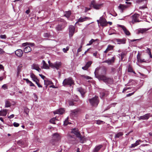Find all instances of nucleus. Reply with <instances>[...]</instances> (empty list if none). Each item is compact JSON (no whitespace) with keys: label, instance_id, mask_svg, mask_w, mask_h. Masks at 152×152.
<instances>
[{"label":"nucleus","instance_id":"f257e3e1","mask_svg":"<svg viewBox=\"0 0 152 152\" xmlns=\"http://www.w3.org/2000/svg\"><path fill=\"white\" fill-rule=\"evenodd\" d=\"M106 70L104 68H97L94 72L95 76L99 80H102L107 84H111L113 83V78L108 77L106 76Z\"/></svg>","mask_w":152,"mask_h":152},{"label":"nucleus","instance_id":"f03ea898","mask_svg":"<svg viewBox=\"0 0 152 152\" xmlns=\"http://www.w3.org/2000/svg\"><path fill=\"white\" fill-rule=\"evenodd\" d=\"M74 83V81L71 77H69L65 79L63 82V84L64 86L68 85L71 86Z\"/></svg>","mask_w":152,"mask_h":152},{"label":"nucleus","instance_id":"7ed1b4c3","mask_svg":"<svg viewBox=\"0 0 152 152\" xmlns=\"http://www.w3.org/2000/svg\"><path fill=\"white\" fill-rule=\"evenodd\" d=\"M89 101L91 104L93 106H96L97 105L99 101L98 100V97L95 96L94 97L89 99Z\"/></svg>","mask_w":152,"mask_h":152},{"label":"nucleus","instance_id":"20e7f679","mask_svg":"<svg viewBox=\"0 0 152 152\" xmlns=\"http://www.w3.org/2000/svg\"><path fill=\"white\" fill-rule=\"evenodd\" d=\"M16 104L15 102L12 101L11 99H7L5 101V107H10L12 105H14Z\"/></svg>","mask_w":152,"mask_h":152},{"label":"nucleus","instance_id":"39448f33","mask_svg":"<svg viewBox=\"0 0 152 152\" xmlns=\"http://www.w3.org/2000/svg\"><path fill=\"white\" fill-rule=\"evenodd\" d=\"M51 67L53 68H56L57 70L61 66V63L59 61H56L53 64H51Z\"/></svg>","mask_w":152,"mask_h":152},{"label":"nucleus","instance_id":"423d86ee","mask_svg":"<svg viewBox=\"0 0 152 152\" xmlns=\"http://www.w3.org/2000/svg\"><path fill=\"white\" fill-rule=\"evenodd\" d=\"M91 6H92L94 9L98 10L102 7V4L96 3L95 1L94 0L91 2Z\"/></svg>","mask_w":152,"mask_h":152},{"label":"nucleus","instance_id":"0eeeda50","mask_svg":"<svg viewBox=\"0 0 152 152\" xmlns=\"http://www.w3.org/2000/svg\"><path fill=\"white\" fill-rule=\"evenodd\" d=\"M75 31L74 26L72 25H70L69 27V37H72Z\"/></svg>","mask_w":152,"mask_h":152},{"label":"nucleus","instance_id":"6e6552de","mask_svg":"<svg viewBox=\"0 0 152 152\" xmlns=\"http://www.w3.org/2000/svg\"><path fill=\"white\" fill-rule=\"evenodd\" d=\"M137 62L140 63H142L143 62H149L151 61L145 60L144 59L141 58L139 53H138L137 55Z\"/></svg>","mask_w":152,"mask_h":152},{"label":"nucleus","instance_id":"1a4fd4ad","mask_svg":"<svg viewBox=\"0 0 152 152\" xmlns=\"http://www.w3.org/2000/svg\"><path fill=\"white\" fill-rule=\"evenodd\" d=\"M115 56L112 57L111 59H108L107 60L105 61L102 62V63H107L108 65H111L113 64L115 61Z\"/></svg>","mask_w":152,"mask_h":152},{"label":"nucleus","instance_id":"9d476101","mask_svg":"<svg viewBox=\"0 0 152 152\" xmlns=\"http://www.w3.org/2000/svg\"><path fill=\"white\" fill-rule=\"evenodd\" d=\"M151 116H152V115H151L150 113H148L145 114L139 117V118L140 119L147 120H148L149 118Z\"/></svg>","mask_w":152,"mask_h":152},{"label":"nucleus","instance_id":"9b49d317","mask_svg":"<svg viewBox=\"0 0 152 152\" xmlns=\"http://www.w3.org/2000/svg\"><path fill=\"white\" fill-rule=\"evenodd\" d=\"M139 17V15L137 14H135L132 16V22L133 23H134L135 22H138L139 20H138V18Z\"/></svg>","mask_w":152,"mask_h":152},{"label":"nucleus","instance_id":"f8f14e48","mask_svg":"<svg viewBox=\"0 0 152 152\" xmlns=\"http://www.w3.org/2000/svg\"><path fill=\"white\" fill-rule=\"evenodd\" d=\"M100 20L101 25L102 26H104L107 25V23L106 19L102 17L100 18Z\"/></svg>","mask_w":152,"mask_h":152},{"label":"nucleus","instance_id":"ddd939ff","mask_svg":"<svg viewBox=\"0 0 152 152\" xmlns=\"http://www.w3.org/2000/svg\"><path fill=\"white\" fill-rule=\"evenodd\" d=\"M79 112L80 110L79 109H75L71 110L70 114L72 116H75L77 115Z\"/></svg>","mask_w":152,"mask_h":152},{"label":"nucleus","instance_id":"4468645a","mask_svg":"<svg viewBox=\"0 0 152 152\" xmlns=\"http://www.w3.org/2000/svg\"><path fill=\"white\" fill-rule=\"evenodd\" d=\"M15 54L19 57H21L23 54V52L21 49H18L15 51Z\"/></svg>","mask_w":152,"mask_h":152},{"label":"nucleus","instance_id":"2eb2a0df","mask_svg":"<svg viewBox=\"0 0 152 152\" xmlns=\"http://www.w3.org/2000/svg\"><path fill=\"white\" fill-rule=\"evenodd\" d=\"M71 132L75 134L77 137H79V135L80 134L78 129L76 128H74L72 129Z\"/></svg>","mask_w":152,"mask_h":152},{"label":"nucleus","instance_id":"dca6fc26","mask_svg":"<svg viewBox=\"0 0 152 152\" xmlns=\"http://www.w3.org/2000/svg\"><path fill=\"white\" fill-rule=\"evenodd\" d=\"M64 109L60 108L58 110L54 112V113L55 114H62L64 112Z\"/></svg>","mask_w":152,"mask_h":152},{"label":"nucleus","instance_id":"f3484780","mask_svg":"<svg viewBox=\"0 0 152 152\" xmlns=\"http://www.w3.org/2000/svg\"><path fill=\"white\" fill-rule=\"evenodd\" d=\"M53 138L55 141H58L61 139V137L58 134L55 133L53 134Z\"/></svg>","mask_w":152,"mask_h":152},{"label":"nucleus","instance_id":"a211bd4d","mask_svg":"<svg viewBox=\"0 0 152 152\" xmlns=\"http://www.w3.org/2000/svg\"><path fill=\"white\" fill-rule=\"evenodd\" d=\"M127 5H124L122 4H120L118 7V8L119 10H121V12H122L123 10L126 8L128 7Z\"/></svg>","mask_w":152,"mask_h":152},{"label":"nucleus","instance_id":"6ab92c4d","mask_svg":"<svg viewBox=\"0 0 152 152\" xmlns=\"http://www.w3.org/2000/svg\"><path fill=\"white\" fill-rule=\"evenodd\" d=\"M119 26L121 27L124 31L125 34L127 35H130V33L128 31L126 28L124 26L121 25H120Z\"/></svg>","mask_w":152,"mask_h":152},{"label":"nucleus","instance_id":"aec40b11","mask_svg":"<svg viewBox=\"0 0 152 152\" xmlns=\"http://www.w3.org/2000/svg\"><path fill=\"white\" fill-rule=\"evenodd\" d=\"M42 66L41 67L42 69H48L49 68L48 64L45 63V61L43 60L42 61Z\"/></svg>","mask_w":152,"mask_h":152},{"label":"nucleus","instance_id":"412c9836","mask_svg":"<svg viewBox=\"0 0 152 152\" xmlns=\"http://www.w3.org/2000/svg\"><path fill=\"white\" fill-rule=\"evenodd\" d=\"M116 41L118 42V44H124L126 43V39H116Z\"/></svg>","mask_w":152,"mask_h":152},{"label":"nucleus","instance_id":"4be33fe9","mask_svg":"<svg viewBox=\"0 0 152 152\" xmlns=\"http://www.w3.org/2000/svg\"><path fill=\"white\" fill-rule=\"evenodd\" d=\"M91 18H90L88 17H81L79 19H78V22H82L86 21L87 20H89Z\"/></svg>","mask_w":152,"mask_h":152},{"label":"nucleus","instance_id":"5701e85b","mask_svg":"<svg viewBox=\"0 0 152 152\" xmlns=\"http://www.w3.org/2000/svg\"><path fill=\"white\" fill-rule=\"evenodd\" d=\"M77 91L80 93L82 97H83V95L85 92V90H84V89H83L81 88H77Z\"/></svg>","mask_w":152,"mask_h":152},{"label":"nucleus","instance_id":"b1692460","mask_svg":"<svg viewBox=\"0 0 152 152\" xmlns=\"http://www.w3.org/2000/svg\"><path fill=\"white\" fill-rule=\"evenodd\" d=\"M30 77L32 79L33 81L35 83L39 81V80L37 79L36 76L33 74L31 73L30 74Z\"/></svg>","mask_w":152,"mask_h":152},{"label":"nucleus","instance_id":"393cba45","mask_svg":"<svg viewBox=\"0 0 152 152\" xmlns=\"http://www.w3.org/2000/svg\"><path fill=\"white\" fill-rule=\"evenodd\" d=\"M45 85L46 86V88H47L48 86L49 85L53 84V83L50 80H44Z\"/></svg>","mask_w":152,"mask_h":152},{"label":"nucleus","instance_id":"a878e982","mask_svg":"<svg viewBox=\"0 0 152 152\" xmlns=\"http://www.w3.org/2000/svg\"><path fill=\"white\" fill-rule=\"evenodd\" d=\"M148 30L146 28H140L137 31V34H143L145 33Z\"/></svg>","mask_w":152,"mask_h":152},{"label":"nucleus","instance_id":"bb28decb","mask_svg":"<svg viewBox=\"0 0 152 152\" xmlns=\"http://www.w3.org/2000/svg\"><path fill=\"white\" fill-rule=\"evenodd\" d=\"M23 80H25L27 83L30 86H35L34 84L28 79L24 78Z\"/></svg>","mask_w":152,"mask_h":152},{"label":"nucleus","instance_id":"cd10ccee","mask_svg":"<svg viewBox=\"0 0 152 152\" xmlns=\"http://www.w3.org/2000/svg\"><path fill=\"white\" fill-rule=\"evenodd\" d=\"M102 146V145H99L96 146L94 149L93 152H98L99 151L101 148Z\"/></svg>","mask_w":152,"mask_h":152},{"label":"nucleus","instance_id":"c85d7f7f","mask_svg":"<svg viewBox=\"0 0 152 152\" xmlns=\"http://www.w3.org/2000/svg\"><path fill=\"white\" fill-rule=\"evenodd\" d=\"M123 134L124 133L123 132H120L115 134L114 137L115 138V139L119 138L122 136Z\"/></svg>","mask_w":152,"mask_h":152},{"label":"nucleus","instance_id":"c756f323","mask_svg":"<svg viewBox=\"0 0 152 152\" xmlns=\"http://www.w3.org/2000/svg\"><path fill=\"white\" fill-rule=\"evenodd\" d=\"M141 141L140 140L136 141L134 143L131 144V147L132 148L135 147L137 146L138 145H139V142H141Z\"/></svg>","mask_w":152,"mask_h":152},{"label":"nucleus","instance_id":"7c9ffc66","mask_svg":"<svg viewBox=\"0 0 152 152\" xmlns=\"http://www.w3.org/2000/svg\"><path fill=\"white\" fill-rule=\"evenodd\" d=\"M7 113V110H4L0 111V115L5 116L6 115Z\"/></svg>","mask_w":152,"mask_h":152},{"label":"nucleus","instance_id":"2f4dec72","mask_svg":"<svg viewBox=\"0 0 152 152\" xmlns=\"http://www.w3.org/2000/svg\"><path fill=\"white\" fill-rule=\"evenodd\" d=\"M31 50V48L29 46H26L24 49V51L25 53H28Z\"/></svg>","mask_w":152,"mask_h":152},{"label":"nucleus","instance_id":"473e14b6","mask_svg":"<svg viewBox=\"0 0 152 152\" xmlns=\"http://www.w3.org/2000/svg\"><path fill=\"white\" fill-rule=\"evenodd\" d=\"M77 137L79 138L80 142L81 143H83L84 142L85 140V139L80 134L79 137Z\"/></svg>","mask_w":152,"mask_h":152},{"label":"nucleus","instance_id":"72a5a7b5","mask_svg":"<svg viewBox=\"0 0 152 152\" xmlns=\"http://www.w3.org/2000/svg\"><path fill=\"white\" fill-rule=\"evenodd\" d=\"M34 44L32 43H28V42H26L22 44V46L24 47L26 46L27 45H30L31 46H34Z\"/></svg>","mask_w":152,"mask_h":152},{"label":"nucleus","instance_id":"f704fd0d","mask_svg":"<svg viewBox=\"0 0 152 152\" xmlns=\"http://www.w3.org/2000/svg\"><path fill=\"white\" fill-rule=\"evenodd\" d=\"M22 66L21 65H20L18 66L17 68V75H18L20 72L21 71V69L22 68Z\"/></svg>","mask_w":152,"mask_h":152},{"label":"nucleus","instance_id":"c9c22d12","mask_svg":"<svg viewBox=\"0 0 152 152\" xmlns=\"http://www.w3.org/2000/svg\"><path fill=\"white\" fill-rule=\"evenodd\" d=\"M39 67V66L38 64H33L31 65V68L32 69L36 70Z\"/></svg>","mask_w":152,"mask_h":152},{"label":"nucleus","instance_id":"e433bc0d","mask_svg":"<svg viewBox=\"0 0 152 152\" xmlns=\"http://www.w3.org/2000/svg\"><path fill=\"white\" fill-rule=\"evenodd\" d=\"M128 72H132L134 74H135V72L133 70L132 68L130 65H129L128 66Z\"/></svg>","mask_w":152,"mask_h":152},{"label":"nucleus","instance_id":"4c0bfd02","mask_svg":"<svg viewBox=\"0 0 152 152\" xmlns=\"http://www.w3.org/2000/svg\"><path fill=\"white\" fill-rule=\"evenodd\" d=\"M117 104V103L115 102L112 103L110 105L108 106V107L107 108V109H106V110H107L109 109L112 107H115Z\"/></svg>","mask_w":152,"mask_h":152},{"label":"nucleus","instance_id":"58836bf2","mask_svg":"<svg viewBox=\"0 0 152 152\" xmlns=\"http://www.w3.org/2000/svg\"><path fill=\"white\" fill-rule=\"evenodd\" d=\"M98 40V39H96L95 40H94L93 39H92L90 41H89V42L86 45L87 46L90 45H91L93 42L97 41Z\"/></svg>","mask_w":152,"mask_h":152},{"label":"nucleus","instance_id":"ea45409f","mask_svg":"<svg viewBox=\"0 0 152 152\" xmlns=\"http://www.w3.org/2000/svg\"><path fill=\"white\" fill-rule=\"evenodd\" d=\"M71 14V12L70 11L66 12L65 13L64 15L67 18H68Z\"/></svg>","mask_w":152,"mask_h":152},{"label":"nucleus","instance_id":"a19ab883","mask_svg":"<svg viewBox=\"0 0 152 152\" xmlns=\"http://www.w3.org/2000/svg\"><path fill=\"white\" fill-rule=\"evenodd\" d=\"M56 118H53L52 119H51L50 120V122L51 123H52V124H56V123L55 122L56 121Z\"/></svg>","mask_w":152,"mask_h":152},{"label":"nucleus","instance_id":"79ce46f5","mask_svg":"<svg viewBox=\"0 0 152 152\" xmlns=\"http://www.w3.org/2000/svg\"><path fill=\"white\" fill-rule=\"evenodd\" d=\"M114 46L112 45H108L107 48L109 49V50H110L113 49Z\"/></svg>","mask_w":152,"mask_h":152},{"label":"nucleus","instance_id":"37998d69","mask_svg":"<svg viewBox=\"0 0 152 152\" xmlns=\"http://www.w3.org/2000/svg\"><path fill=\"white\" fill-rule=\"evenodd\" d=\"M105 95V93L104 92L100 93V97L101 98H103Z\"/></svg>","mask_w":152,"mask_h":152},{"label":"nucleus","instance_id":"c03bdc74","mask_svg":"<svg viewBox=\"0 0 152 152\" xmlns=\"http://www.w3.org/2000/svg\"><path fill=\"white\" fill-rule=\"evenodd\" d=\"M29 109L27 108H25L24 109V112L27 115H28L29 112Z\"/></svg>","mask_w":152,"mask_h":152},{"label":"nucleus","instance_id":"a18cd8bd","mask_svg":"<svg viewBox=\"0 0 152 152\" xmlns=\"http://www.w3.org/2000/svg\"><path fill=\"white\" fill-rule=\"evenodd\" d=\"M56 28L57 31H60L62 29V28L60 25H59L56 27Z\"/></svg>","mask_w":152,"mask_h":152},{"label":"nucleus","instance_id":"49530a36","mask_svg":"<svg viewBox=\"0 0 152 152\" xmlns=\"http://www.w3.org/2000/svg\"><path fill=\"white\" fill-rule=\"evenodd\" d=\"M92 63V62L91 61H89L86 64V65L88 66V68L90 65H91V64Z\"/></svg>","mask_w":152,"mask_h":152},{"label":"nucleus","instance_id":"de8ad7c7","mask_svg":"<svg viewBox=\"0 0 152 152\" xmlns=\"http://www.w3.org/2000/svg\"><path fill=\"white\" fill-rule=\"evenodd\" d=\"M104 122L102 121L98 120L96 121V124L99 125L100 124H104Z\"/></svg>","mask_w":152,"mask_h":152},{"label":"nucleus","instance_id":"09e8293b","mask_svg":"<svg viewBox=\"0 0 152 152\" xmlns=\"http://www.w3.org/2000/svg\"><path fill=\"white\" fill-rule=\"evenodd\" d=\"M82 77L86 79H91V77H89V76H86V75H83L82 76Z\"/></svg>","mask_w":152,"mask_h":152},{"label":"nucleus","instance_id":"8fccbe9b","mask_svg":"<svg viewBox=\"0 0 152 152\" xmlns=\"http://www.w3.org/2000/svg\"><path fill=\"white\" fill-rule=\"evenodd\" d=\"M148 54L149 55V56L151 58H152V56L151 54V52L150 51V50L149 48H148Z\"/></svg>","mask_w":152,"mask_h":152},{"label":"nucleus","instance_id":"3c124183","mask_svg":"<svg viewBox=\"0 0 152 152\" xmlns=\"http://www.w3.org/2000/svg\"><path fill=\"white\" fill-rule=\"evenodd\" d=\"M2 88L4 90H6L7 89V87L6 84H4L2 86Z\"/></svg>","mask_w":152,"mask_h":152},{"label":"nucleus","instance_id":"603ef678","mask_svg":"<svg viewBox=\"0 0 152 152\" xmlns=\"http://www.w3.org/2000/svg\"><path fill=\"white\" fill-rule=\"evenodd\" d=\"M13 125L15 127H17L19 126V124L15 122L13 123Z\"/></svg>","mask_w":152,"mask_h":152},{"label":"nucleus","instance_id":"864d4df0","mask_svg":"<svg viewBox=\"0 0 152 152\" xmlns=\"http://www.w3.org/2000/svg\"><path fill=\"white\" fill-rule=\"evenodd\" d=\"M0 37L1 39H5L6 38V36L5 35H1L0 36Z\"/></svg>","mask_w":152,"mask_h":152},{"label":"nucleus","instance_id":"5fc2aeb1","mask_svg":"<svg viewBox=\"0 0 152 152\" xmlns=\"http://www.w3.org/2000/svg\"><path fill=\"white\" fill-rule=\"evenodd\" d=\"M68 50H69V48H68V47H66V48H64L63 49V51L64 53L66 52Z\"/></svg>","mask_w":152,"mask_h":152},{"label":"nucleus","instance_id":"6e6d98bb","mask_svg":"<svg viewBox=\"0 0 152 152\" xmlns=\"http://www.w3.org/2000/svg\"><path fill=\"white\" fill-rule=\"evenodd\" d=\"M5 53V51L2 49L0 48V54H2Z\"/></svg>","mask_w":152,"mask_h":152},{"label":"nucleus","instance_id":"4d7b16f0","mask_svg":"<svg viewBox=\"0 0 152 152\" xmlns=\"http://www.w3.org/2000/svg\"><path fill=\"white\" fill-rule=\"evenodd\" d=\"M50 36V34L48 33H45L44 34V36L46 37H49Z\"/></svg>","mask_w":152,"mask_h":152},{"label":"nucleus","instance_id":"13d9d810","mask_svg":"<svg viewBox=\"0 0 152 152\" xmlns=\"http://www.w3.org/2000/svg\"><path fill=\"white\" fill-rule=\"evenodd\" d=\"M88 68V66H86V65L82 67V69L84 70H87Z\"/></svg>","mask_w":152,"mask_h":152},{"label":"nucleus","instance_id":"bf43d9fd","mask_svg":"<svg viewBox=\"0 0 152 152\" xmlns=\"http://www.w3.org/2000/svg\"><path fill=\"white\" fill-rule=\"evenodd\" d=\"M130 88L129 87H126L124 88L123 90V92L126 91L127 90L129 89Z\"/></svg>","mask_w":152,"mask_h":152},{"label":"nucleus","instance_id":"052dcab7","mask_svg":"<svg viewBox=\"0 0 152 152\" xmlns=\"http://www.w3.org/2000/svg\"><path fill=\"white\" fill-rule=\"evenodd\" d=\"M68 124V121L67 120H65L64 122V125H67Z\"/></svg>","mask_w":152,"mask_h":152},{"label":"nucleus","instance_id":"680f3d73","mask_svg":"<svg viewBox=\"0 0 152 152\" xmlns=\"http://www.w3.org/2000/svg\"><path fill=\"white\" fill-rule=\"evenodd\" d=\"M14 117V114H12L10 116L8 117V118L9 119H11L13 118Z\"/></svg>","mask_w":152,"mask_h":152},{"label":"nucleus","instance_id":"e2e57ef3","mask_svg":"<svg viewBox=\"0 0 152 152\" xmlns=\"http://www.w3.org/2000/svg\"><path fill=\"white\" fill-rule=\"evenodd\" d=\"M97 52L96 51L93 54V56H95L96 58H97L98 57L97 56Z\"/></svg>","mask_w":152,"mask_h":152},{"label":"nucleus","instance_id":"0e129e2a","mask_svg":"<svg viewBox=\"0 0 152 152\" xmlns=\"http://www.w3.org/2000/svg\"><path fill=\"white\" fill-rule=\"evenodd\" d=\"M39 75L43 79H44L45 78V77L42 74H39Z\"/></svg>","mask_w":152,"mask_h":152},{"label":"nucleus","instance_id":"69168bd1","mask_svg":"<svg viewBox=\"0 0 152 152\" xmlns=\"http://www.w3.org/2000/svg\"><path fill=\"white\" fill-rule=\"evenodd\" d=\"M69 104L71 106L73 105L74 104L73 102L71 101H70L69 102Z\"/></svg>","mask_w":152,"mask_h":152},{"label":"nucleus","instance_id":"338daca9","mask_svg":"<svg viewBox=\"0 0 152 152\" xmlns=\"http://www.w3.org/2000/svg\"><path fill=\"white\" fill-rule=\"evenodd\" d=\"M38 82L39 81L37 82L36 83L37 84L39 87L42 88V86L38 83Z\"/></svg>","mask_w":152,"mask_h":152},{"label":"nucleus","instance_id":"774afa93","mask_svg":"<svg viewBox=\"0 0 152 152\" xmlns=\"http://www.w3.org/2000/svg\"><path fill=\"white\" fill-rule=\"evenodd\" d=\"M91 8H87V7H86L85 12H86L88 10H90Z\"/></svg>","mask_w":152,"mask_h":152}]
</instances>
